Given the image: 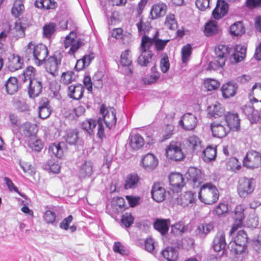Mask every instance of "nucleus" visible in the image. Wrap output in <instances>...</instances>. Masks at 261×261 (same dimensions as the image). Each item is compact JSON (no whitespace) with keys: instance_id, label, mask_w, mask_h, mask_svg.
Returning a JSON list of instances; mask_svg holds the SVG:
<instances>
[{"instance_id":"obj_47","label":"nucleus","mask_w":261,"mask_h":261,"mask_svg":"<svg viewBox=\"0 0 261 261\" xmlns=\"http://www.w3.org/2000/svg\"><path fill=\"white\" fill-rule=\"evenodd\" d=\"M139 181V177L137 174H130L128 175L124 185V187L126 189L134 188L137 185Z\"/></svg>"},{"instance_id":"obj_52","label":"nucleus","mask_w":261,"mask_h":261,"mask_svg":"<svg viewBox=\"0 0 261 261\" xmlns=\"http://www.w3.org/2000/svg\"><path fill=\"white\" fill-rule=\"evenodd\" d=\"M24 9V7L22 2L20 1H16L14 3L12 8V14L15 17H18L22 14Z\"/></svg>"},{"instance_id":"obj_12","label":"nucleus","mask_w":261,"mask_h":261,"mask_svg":"<svg viewBox=\"0 0 261 261\" xmlns=\"http://www.w3.org/2000/svg\"><path fill=\"white\" fill-rule=\"evenodd\" d=\"M210 127L213 136L217 138H223L230 132V127L223 121H215L211 123Z\"/></svg>"},{"instance_id":"obj_7","label":"nucleus","mask_w":261,"mask_h":261,"mask_svg":"<svg viewBox=\"0 0 261 261\" xmlns=\"http://www.w3.org/2000/svg\"><path fill=\"white\" fill-rule=\"evenodd\" d=\"M255 180L254 178L243 177L239 181L238 193L240 197L245 198L254 191Z\"/></svg>"},{"instance_id":"obj_41","label":"nucleus","mask_w":261,"mask_h":261,"mask_svg":"<svg viewBox=\"0 0 261 261\" xmlns=\"http://www.w3.org/2000/svg\"><path fill=\"white\" fill-rule=\"evenodd\" d=\"M35 5L38 8L46 10L54 9L57 6L54 0H36Z\"/></svg>"},{"instance_id":"obj_4","label":"nucleus","mask_w":261,"mask_h":261,"mask_svg":"<svg viewBox=\"0 0 261 261\" xmlns=\"http://www.w3.org/2000/svg\"><path fill=\"white\" fill-rule=\"evenodd\" d=\"M216 57L213 61L210 62L208 69L209 70H218L223 68L225 65L230 48L226 45L219 44L215 48Z\"/></svg>"},{"instance_id":"obj_60","label":"nucleus","mask_w":261,"mask_h":261,"mask_svg":"<svg viewBox=\"0 0 261 261\" xmlns=\"http://www.w3.org/2000/svg\"><path fill=\"white\" fill-rule=\"evenodd\" d=\"M233 242H236V243L247 245L248 237L246 232L243 230H239Z\"/></svg>"},{"instance_id":"obj_20","label":"nucleus","mask_w":261,"mask_h":261,"mask_svg":"<svg viewBox=\"0 0 261 261\" xmlns=\"http://www.w3.org/2000/svg\"><path fill=\"white\" fill-rule=\"evenodd\" d=\"M170 185L172 190L178 191L184 186V179L182 174L178 173H172L169 176Z\"/></svg>"},{"instance_id":"obj_40","label":"nucleus","mask_w":261,"mask_h":261,"mask_svg":"<svg viewBox=\"0 0 261 261\" xmlns=\"http://www.w3.org/2000/svg\"><path fill=\"white\" fill-rule=\"evenodd\" d=\"M64 146L65 143L64 142L54 143L49 146V151L57 158L60 159L63 155Z\"/></svg>"},{"instance_id":"obj_57","label":"nucleus","mask_w":261,"mask_h":261,"mask_svg":"<svg viewBox=\"0 0 261 261\" xmlns=\"http://www.w3.org/2000/svg\"><path fill=\"white\" fill-rule=\"evenodd\" d=\"M136 26L138 29V33L139 35H144L148 31L150 26V24L148 22H143L142 18H140L138 22L136 23Z\"/></svg>"},{"instance_id":"obj_30","label":"nucleus","mask_w":261,"mask_h":261,"mask_svg":"<svg viewBox=\"0 0 261 261\" xmlns=\"http://www.w3.org/2000/svg\"><path fill=\"white\" fill-rule=\"evenodd\" d=\"M243 111L251 123H256L259 120L260 116L258 112L252 106H245Z\"/></svg>"},{"instance_id":"obj_39","label":"nucleus","mask_w":261,"mask_h":261,"mask_svg":"<svg viewBox=\"0 0 261 261\" xmlns=\"http://www.w3.org/2000/svg\"><path fill=\"white\" fill-rule=\"evenodd\" d=\"M97 123V121L93 119H88L83 121L81 124L82 129L90 136L94 135V129Z\"/></svg>"},{"instance_id":"obj_8","label":"nucleus","mask_w":261,"mask_h":261,"mask_svg":"<svg viewBox=\"0 0 261 261\" xmlns=\"http://www.w3.org/2000/svg\"><path fill=\"white\" fill-rule=\"evenodd\" d=\"M185 177L193 188L198 187L203 182L204 179V175L201 171L195 167H190Z\"/></svg>"},{"instance_id":"obj_16","label":"nucleus","mask_w":261,"mask_h":261,"mask_svg":"<svg viewBox=\"0 0 261 261\" xmlns=\"http://www.w3.org/2000/svg\"><path fill=\"white\" fill-rule=\"evenodd\" d=\"M170 223L169 219L156 218L154 221L153 227L162 236H164L168 233Z\"/></svg>"},{"instance_id":"obj_53","label":"nucleus","mask_w":261,"mask_h":261,"mask_svg":"<svg viewBox=\"0 0 261 261\" xmlns=\"http://www.w3.org/2000/svg\"><path fill=\"white\" fill-rule=\"evenodd\" d=\"M230 34L234 36H240L245 32L244 28L241 22H237L230 27Z\"/></svg>"},{"instance_id":"obj_55","label":"nucleus","mask_w":261,"mask_h":261,"mask_svg":"<svg viewBox=\"0 0 261 261\" xmlns=\"http://www.w3.org/2000/svg\"><path fill=\"white\" fill-rule=\"evenodd\" d=\"M241 168V163L236 158H231L229 159L227 163V168L228 170L233 172L239 171Z\"/></svg>"},{"instance_id":"obj_23","label":"nucleus","mask_w":261,"mask_h":261,"mask_svg":"<svg viewBox=\"0 0 261 261\" xmlns=\"http://www.w3.org/2000/svg\"><path fill=\"white\" fill-rule=\"evenodd\" d=\"M142 163L146 170L154 169L158 165V160L152 153H147L142 159Z\"/></svg>"},{"instance_id":"obj_61","label":"nucleus","mask_w":261,"mask_h":261,"mask_svg":"<svg viewBox=\"0 0 261 261\" xmlns=\"http://www.w3.org/2000/svg\"><path fill=\"white\" fill-rule=\"evenodd\" d=\"M192 54V47L190 44L184 46L181 49V58L183 63H186Z\"/></svg>"},{"instance_id":"obj_27","label":"nucleus","mask_w":261,"mask_h":261,"mask_svg":"<svg viewBox=\"0 0 261 261\" xmlns=\"http://www.w3.org/2000/svg\"><path fill=\"white\" fill-rule=\"evenodd\" d=\"M151 194L154 200L158 202H161L165 198L166 191L165 189L159 184H154L152 186Z\"/></svg>"},{"instance_id":"obj_14","label":"nucleus","mask_w":261,"mask_h":261,"mask_svg":"<svg viewBox=\"0 0 261 261\" xmlns=\"http://www.w3.org/2000/svg\"><path fill=\"white\" fill-rule=\"evenodd\" d=\"M197 195L195 192L187 191L181 194L176 199L177 203L183 207H192L197 200Z\"/></svg>"},{"instance_id":"obj_31","label":"nucleus","mask_w":261,"mask_h":261,"mask_svg":"<svg viewBox=\"0 0 261 261\" xmlns=\"http://www.w3.org/2000/svg\"><path fill=\"white\" fill-rule=\"evenodd\" d=\"M23 65V59L18 55H14L9 59L8 68L10 71L14 72L22 68Z\"/></svg>"},{"instance_id":"obj_62","label":"nucleus","mask_w":261,"mask_h":261,"mask_svg":"<svg viewBox=\"0 0 261 261\" xmlns=\"http://www.w3.org/2000/svg\"><path fill=\"white\" fill-rule=\"evenodd\" d=\"M134 218L130 213H125L121 217V223L126 228L129 227L134 222Z\"/></svg>"},{"instance_id":"obj_5","label":"nucleus","mask_w":261,"mask_h":261,"mask_svg":"<svg viewBox=\"0 0 261 261\" xmlns=\"http://www.w3.org/2000/svg\"><path fill=\"white\" fill-rule=\"evenodd\" d=\"M62 59V56L60 53L49 56L44 62L46 71L54 76H57Z\"/></svg>"},{"instance_id":"obj_51","label":"nucleus","mask_w":261,"mask_h":261,"mask_svg":"<svg viewBox=\"0 0 261 261\" xmlns=\"http://www.w3.org/2000/svg\"><path fill=\"white\" fill-rule=\"evenodd\" d=\"M28 144L29 147L36 152H39L42 149L43 144L39 139H36V137H32L29 140Z\"/></svg>"},{"instance_id":"obj_33","label":"nucleus","mask_w":261,"mask_h":261,"mask_svg":"<svg viewBox=\"0 0 261 261\" xmlns=\"http://www.w3.org/2000/svg\"><path fill=\"white\" fill-rule=\"evenodd\" d=\"M5 87L8 94H14L18 89L17 79L15 77H10L6 82Z\"/></svg>"},{"instance_id":"obj_17","label":"nucleus","mask_w":261,"mask_h":261,"mask_svg":"<svg viewBox=\"0 0 261 261\" xmlns=\"http://www.w3.org/2000/svg\"><path fill=\"white\" fill-rule=\"evenodd\" d=\"M228 4L224 0H217L216 6L212 12L215 19H219L225 16L228 11Z\"/></svg>"},{"instance_id":"obj_28","label":"nucleus","mask_w":261,"mask_h":261,"mask_svg":"<svg viewBox=\"0 0 261 261\" xmlns=\"http://www.w3.org/2000/svg\"><path fill=\"white\" fill-rule=\"evenodd\" d=\"M84 91L82 85H71L68 87V96L73 99L79 100L83 97Z\"/></svg>"},{"instance_id":"obj_64","label":"nucleus","mask_w":261,"mask_h":261,"mask_svg":"<svg viewBox=\"0 0 261 261\" xmlns=\"http://www.w3.org/2000/svg\"><path fill=\"white\" fill-rule=\"evenodd\" d=\"M56 214L50 210L46 211L43 215V220L48 224H53L56 220Z\"/></svg>"},{"instance_id":"obj_21","label":"nucleus","mask_w":261,"mask_h":261,"mask_svg":"<svg viewBox=\"0 0 261 261\" xmlns=\"http://www.w3.org/2000/svg\"><path fill=\"white\" fill-rule=\"evenodd\" d=\"M28 94L31 98L38 97L42 91V85L41 82L38 80H33L28 83Z\"/></svg>"},{"instance_id":"obj_50","label":"nucleus","mask_w":261,"mask_h":261,"mask_svg":"<svg viewBox=\"0 0 261 261\" xmlns=\"http://www.w3.org/2000/svg\"><path fill=\"white\" fill-rule=\"evenodd\" d=\"M171 232L175 236H181L186 230L183 222H178L171 225Z\"/></svg>"},{"instance_id":"obj_63","label":"nucleus","mask_w":261,"mask_h":261,"mask_svg":"<svg viewBox=\"0 0 261 261\" xmlns=\"http://www.w3.org/2000/svg\"><path fill=\"white\" fill-rule=\"evenodd\" d=\"M113 6L111 5H106L104 8V13L108 20L111 23L115 20V12L112 9Z\"/></svg>"},{"instance_id":"obj_45","label":"nucleus","mask_w":261,"mask_h":261,"mask_svg":"<svg viewBox=\"0 0 261 261\" xmlns=\"http://www.w3.org/2000/svg\"><path fill=\"white\" fill-rule=\"evenodd\" d=\"M218 27L216 21L207 22L204 28V33L207 36H211L218 33Z\"/></svg>"},{"instance_id":"obj_49","label":"nucleus","mask_w":261,"mask_h":261,"mask_svg":"<svg viewBox=\"0 0 261 261\" xmlns=\"http://www.w3.org/2000/svg\"><path fill=\"white\" fill-rule=\"evenodd\" d=\"M159 32H156L155 34L154 35V45L158 51H162L163 50L165 47L166 46L167 44L169 42V39L162 40L159 39Z\"/></svg>"},{"instance_id":"obj_15","label":"nucleus","mask_w":261,"mask_h":261,"mask_svg":"<svg viewBox=\"0 0 261 261\" xmlns=\"http://www.w3.org/2000/svg\"><path fill=\"white\" fill-rule=\"evenodd\" d=\"M197 118L191 113L184 114L179 121V124L187 130H193L197 125Z\"/></svg>"},{"instance_id":"obj_10","label":"nucleus","mask_w":261,"mask_h":261,"mask_svg":"<svg viewBox=\"0 0 261 261\" xmlns=\"http://www.w3.org/2000/svg\"><path fill=\"white\" fill-rule=\"evenodd\" d=\"M167 157L175 161H180L184 158L180 145L177 142H171L166 149Z\"/></svg>"},{"instance_id":"obj_18","label":"nucleus","mask_w":261,"mask_h":261,"mask_svg":"<svg viewBox=\"0 0 261 261\" xmlns=\"http://www.w3.org/2000/svg\"><path fill=\"white\" fill-rule=\"evenodd\" d=\"M244 211V209L241 205H238L236 207L234 212V222L230 231L231 233H232L238 228L243 226V220L245 218Z\"/></svg>"},{"instance_id":"obj_13","label":"nucleus","mask_w":261,"mask_h":261,"mask_svg":"<svg viewBox=\"0 0 261 261\" xmlns=\"http://www.w3.org/2000/svg\"><path fill=\"white\" fill-rule=\"evenodd\" d=\"M226 243L224 233L223 231H219L213 240V248L215 252L220 253V255H217L216 258L221 257L225 251Z\"/></svg>"},{"instance_id":"obj_54","label":"nucleus","mask_w":261,"mask_h":261,"mask_svg":"<svg viewBox=\"0 0 261 261\" xmlns=\"http://www.w3.org/2000/svg\"><path fill=\"white\" fill-rule=\"evenodd\" d=\"M66 142L70 145H75L79 140L78 133L74 130L67 131L65 137Z\"/></svg>"},{"instance_id":"obj_34","label":"nucleus","mask_w":261,"mask_h":261,"mask_svg":"<svg viewBox=\"0 0 261 261\" xmlns=\"http://www.w3.org/2000/svg\"><path fill=\"white\" fill-rule=\"evenodd\" d=\"M129 144L133 149H139L144 145V140L139 134L132 135L129 137Z\"/></svg>"},{"instance_id":"obj_29","label":"nucleus","mask_w":261,"mask_h":261,"mask_svg":"<svg viewBox=\"0 0 261 261\" xmlns=\"http://www.w3.org/2000/svg\"><path fill=\"white\" fill-rule=\"evenodd\" d=\"M238 89L237 84L233 82H228L224 84L221 88L222 95L225 98L233 96Z\"/></svg>"},{"instance_id":"obj_36","label":"nucleus","mask_w":261,"mask_h":261,"mask_svg":"<svg viewBox=\"0 0 261 261\" xmlns=\"http://www.w3.org/2000/svg\"><path fill=\"white\" fill-rule=\"evenodd\" d=\"M216 154V148L208 146L203 151L202 158L205 163H210L215 160Z\"/></svg>"},{"instance_id":"obj_58","label":"nucleus","mask_w":261,"mask_h":261,"mask_svg":"<svg viewBox=\"0 0 261 261\" xmlns=\"http://www.w3.org/2000/svg\"><path fill=\"white\" fill-rule=\"evenodd\" d=\"M166 27L170 30H175L177 27V23L175 19V15L169 14L166 16L165 20Z\"/></svg>"},{"instance_id":"obj_6","label":"nucleus","mask_w":261,"mask_h":261,"mask_svg":"<svg viewBox=\"0 0 261 261\" xmlns=\"http://www.w3.org/2000/svg\"><path fill=\"white\" fill-rule=\"evenodd\" d=\"M100 113L102 115V123L109 129H111L116 123V110L113 108H108L106 105H102L100 108Z\"/></svg>"},{"instance_id":"obj_19","label":"nucleus","mask_w":261,"mask_h":261,"mask_svg":"<svg viewBox=\"0 0 261 261\" xmlns=\"http://www.w3.org/2000/svg\"><path fill=\"white\" fill-rule=\"evenodd\" d=\"M188 149L193 152L198 153L202 148L201 140L196 135L189 136L185 141Z\"/></svg>"},{"instance_id":"obj_46","label":"nucleus","mask_w":261,"mask_h":261,"mask_svg":"<svg viewBox=\"0 0 261 261\" xmlns=\"http://www.w3.org/2000/svg\"><path fill=\"white\" fill-rule=\"evenodd\" d=\"M35 68L32 66H29L26 68L23 71V75L22 76V80L24 83L30 82V81H33V80H36L35 78Z\"/></svg>"},{"instance_id":"obj_1","label":"nucleus","mask_w":261,"mask_h":261,"mask_svg":"<svg viewBox=\"0 0 261 261\" xmlns=\"http://www.w3.org/2000/svg\"><path fill=\"white\" fill-rule=\"evenodd\" d=\"M25 54L29 59H32L34 61L36 65L40 66L44 64V60L48 56V51L45 45H35L33 42H30L25 47Z\"/></svg>"},{"instance_id":"obj_26","label":"nucleus","mask_w":261,"mask_h":261,"mask_svg":"<svg viewBox=\"0 0 261 261\" xmlns=\"http://www.w3.org/2000/svg\"><path fill=\"white\" fill-rule=\"evenodd\" d=\"M167 10V6L163 3H159L153 5L150 11L152 19H154L164 16Z\"/></svg>"},{"instance_id":"obj_3","label":"nucleus","mask_w":261,"mask_h":261,"mask_svg":"<svg viewBox=\"0 0 261 261\" xmlns=\"http://www.w3.org/2000/svg\"><path fill=\"white\" fill-rule=\"evenodd\" d=\"M200 200L206 204H212L217 201L219 193L217 188L211 182L203 184L198 193Z\"/></svg>"},{"instance_id":"obj_9","label":"nucleus","mask_w":261,"mask_h":261,"mask_svg":"<svg viewBox=\"0 0 261 261\" xmlns=\"http://www.w3.org/2000/svg\"><path fill=\"white\" fill-rule=\"evenodd\" d=\"M243 165L250 169L259 167L261 166V154L254 150L249 151L244 159Z\"/></svg>"},{"instance_id":"obj_25","label":"nucleus","mask_w":261,"mask_h":261,"mask_svg":"<svg viewBox=\"0 0 261 261\" xmlns=\"http://www.w3.org/2000/svg\"><path fill=\"white\" fill-rule=\"evenodd\" d=\"M225 124L230 127V130H237L240 128V119L237 114L228 113L225 115Z\"/></svg>"},{"instance_id":"obj_11","label":"nucleus","mask_w":261,"mask_h":261,"mask_svg":"<svg viewBox=\"0 0 261 261\" xmlns=\"http://www.w3.org/2000/svg\"><path fill=\"white\" fill-rule=\"evenodd\" d=\"M76 33L71 32L67 35L64 41V47L66 49L69 48L68 53L70 55H73L82 45V42L80 40H76Z\"/></svg>"},{"instance_id":"obj_37","label":"nucleus","mask_w":261,"mask_h":261,"mask_svg":"<svg viewBox=\"0 0 261 261\" xmlns=\"http://www.w3.org/2000/svg\"><path fill=\"white\" fill-rule=\"evenodd\" d=\"M163 257L167 261H176L178 257L177 249L172 247H167L162 252Z\"/></svg>"},{"instance_id":"obj_24","label":"nucleus","mask_w":261,"mask_h":261,"mask_svg":"<svg viewBox=\"0 0 261 261\" xmlns=\"http://www.w3.org/2000/svg\"><path fill=\"white\" fill-rule=\"evenodd\" d=\"M19 130L22 136L25 137H34L37 132V126L26 122L19 126Z\"/></svg>"},{"instance_id":"obj_59","label":"nucleus","mask_w":261,"mask_h":261,"mask_svg":"<svg viewBox=\"0 0 261 261\" xmlns=\"http://www.w3.org/2000/svg\"><path fill=\"white\" fill-rule=\"evenodd\" d=\"M75 80V75L72 71L63 72L61 77V82L65 84L68 85Z\"/></svg>"},{"instance_id":"obj_44","label":"nucleus","mask_w":261,"mask_h":261,"mask_svg":"<svg viewBox=\"0 0 261 261\" xmlns=\"http://www.w3.org/2000/svg\"><path fill=\"white\" fill-rule=\"evenodd\" d=\"M214 228L213 223L203 224L199 225L196 230L197 234L200 237H205L207 233L212 231Z\"/></svg>"},{"instance_id":"obj_56","label":"nucleus","mask_w":261,"mask_h":261,"mask_svg":"<svg viewBox=\"0 0 261 261\" xmlns=\"http://www.w3.org/2000/svg\"><path fill=\"white\" fill-rule=\"evenodd\" d=\"M203 85L207 91H212L217 89L220 86V83L217 80L207 79L204 81Z\"/></svg>"},{"instance_id":"obj_38","label":"nucleus","mask_w":261,"mask_h":261,"mask_svg":"<svg viewBox=\"0 0 261 261\" xmlns=\"http://www.w3.org/2000/svg\"><path fill=\"white\" fill-rule=\"evenodd\" d=\"M246 48L242 45H239L236 46V49L231 57V60L235 63H238L243 60L245 57Z\"/></svg>"},{"instance_id":"obj_42","label":"nucleus","mask_w":261,"mask_h":261,"mask_svg":"<svg viewBox=\"0 0 261 261\" xmlns=\"http://www.w3.org/2000/svg\"><path fill=\"white\" fill-rule=\"evenodd\" d=\"M51 114L49 102L48 101H44L40 103L39 107V116L42 119L48 118Z\"/></svg>"},{"instance_id":"obj_2","label":"nucleus","mask_w":261,"mask_h":261,"mask_svg":"<svg viewBox=\"0 0 261 261\" xmlns=\"http://www.w3.org/2000/svg\"><path fill=\"white\" fill-rule=\"evenodd\" d=\"M153 44L154 36L152 38L146 35L142 36L140 46L141 54L137 61L140 66H147L152 63L153 54L149 49Z\"/></svg>"},{"instance_id":"obj_48","label":"nucleus","mask_w":261,"mask_h":261,"mask_svg":"<svg viewBox=\"0 0 261 261\" xmlns=\"http://www.w3.org/2000/svg\"><path fill=\"white\" fill-rule=\"evenodd\" d=\"M57 28L56 24L54 22H50L45 24L43 27V36L46 38H49L54 34Z\"/></svg>"},{"instance_id":"obj_22","label":"nucleus","mask_w":261,"mask_h":261,"mask_svg":"<svg viewBox=\"0 0 261 261\" xmlns=\"http://www.w3.org/2000/svg\"><path fill=\"white\" fill-rule=\"evenodd\" d=\"M78 175L80 178L90 177L93 173V164L90 161H85L78 166Z\"/></svg>"},{"instance_id":"obj_35","label":"nucleus","mask_w":261,"mask_h":261,"mask_svg":"<svg viewBox=\"0 0 261 261\" xmlns=\"http://www.w3.org/2000/svg\"><path fill=\"white\" fill-rule=\"evenodd\" d=\"M207 114L209 117H217L222 116L224 114V110L221 107V104L217 102L210 106L207 109Z\"/></svg>"},{"instance_id":"obj_43","label":"nucleus","mask_w":261,"mask_h":261,"mask_svg":"<svg viewBox=\"0 0 261 261\" xmlns=\"http://www.w3.org/2000/svg\"><path fill=\"white\" fill-rule=\"evenodd\" d=\"M228 247L231 252L235 255L241 254L247 249V245L236 243L234 242H230Z\"/></svg>"},{"instance_id":"obj_32","label":"nucleus","mask_w":261,"mask_h":261,"mask_svg":"<svg viewBox=\"0 0 261 261\" xmlns=\"http://www.w3.org/2000/svg\"><path fill=\"white\" fill-rule=\"evenodd\" d=\"M249 100L251 103L261 102V84H254L248 95Z\"/></svg>"}]
</instances>
